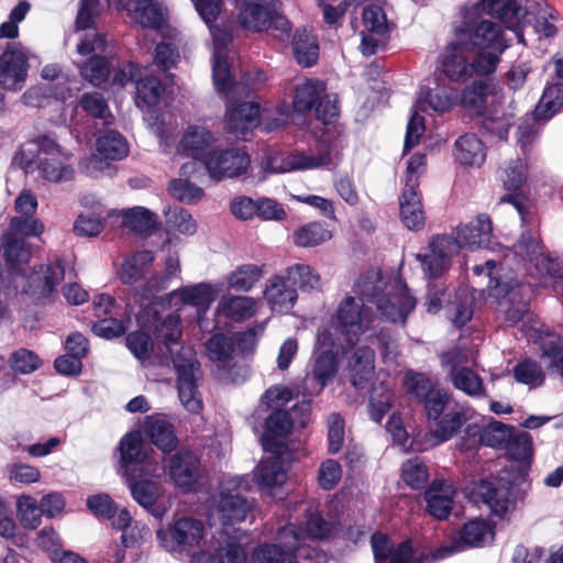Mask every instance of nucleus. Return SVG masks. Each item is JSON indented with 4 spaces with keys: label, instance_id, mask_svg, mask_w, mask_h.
Listing matches in <instances>:
<instances>
[{
    "label": "nucleus",
    "instance_id": "obj_1",
    "mask_svg": "<svg viewBox=\"0 0 563 563\" xmlns=\"http://www.w3.org/2000/svg\"><path fill=\"white\" fill-rule=\"evenodd\" d=\"M356 297L346 296L338 306L334 316L318 329H328L332 338L353 346L361 334L375 328V317L365 302L376 306L382 320L406 323L416 307V299L400 280L385 282L378 271H369L354 285Z\"/></svg>",
    "mask_w": 563,
    "mask_h": 563
},
{
    "label": "nucleus",
    "instance_id": "obj_2",
    "mask_svg": "<svg viewBox=\"0 0 563 563\" xmlns=\"http://www.w3.org/2000/svg\"><path fill=\"white\" fill-rule=\"evenodd\" d=\"M147 313L153 317L156 340L166 345L172 356L181 405L187 411L199 413L202 410V399L197 384L202 375L200 364L190 347H181L178 353H174V346L178 345L181 336L179 314L170 312L166 317H161L153 307L147 309Z\"/></svg>",
    "mask_w": 563,
    "mask_h": 563
},
{
    "label": "nucleus",
    "instance_id": "obj_3",
    "mask_svg": "<svg viewBox=\"0 0 563 563\" xmlns=\"http://www.w3.org/2000/svg\"><path fill=\"white\" fill-rule=\"evenodd\" d=\"M249 482L244 476L223 477L211 497L210 514L223 526L243 522L253 509V500L245 496Z\"/></svg>",
    "mask_w": 563,
    "mask_h": 563
},
{
    "label": "nucleus",
    "instance_id": "obj_4",
    "mask_svg": "<svg viewBox=\"0 0 563 563\" xmlns=\"http://www.w3.org/2000/svg\"><path fill=\"white\" fill-rule=\"evenodd\" d=\"M441 69L452 81L464 82L473 76H488L495 71V57L477 56L468 44L451 42L441 54Z\"/></svg>",
    "mask_w": 563,
    "mask_h": 563
},
{
    "label": "nucleus",
    "instance_id": "obj_5",
    "mask_svg": "<svg viewBox=\"0 0 563 563\" xmlns=\"http://www.w3.org/2000/svg\"><path fill=\"white\" fill-rule=\"evenodd\" d=\"M435 87L422 86L419 91V97L413 106V113L411 114L406 131L405 151H410L415 147L424 133V118L419 114V111H424L426 106H429L437 112H446L456 102V91L452 88L445 87L434 80Z\"/></svg>",
    "mask_w": 563,
    "mask_h": 563
},
{
    "label": "nucleus",
    "instance_id": "obj_6",
    "mask_svg": "<svg viewBox=\"0 0 563 563\" xmlns=\"http://www.w3.org/2000/svg\"><path fill=\"white\" fill-rule=\"evenodd\" d=\"M166 474V465L156 462L153 467L145 465L140 472L124 476L133 499L147 512L157 519L165 515V507L158 504L162 496V486L155 481Z\"/></svg>",
    "mask_w": 563,
    "mask_h": 563
},
{
    "label": "nucleus",
    "instance_id": "obj_7",
    "mask_svg": "<svg viewBox=\"0 0 563 563\" xmlns=\"http://www.w3.org/2000/svg\"><path fill=\"white\" fill-rule=\"evenodd\" d=\"M333 165V155L329 145L321 143L316 150L296 152L287 156H269L262 165L265 179L271 174H284L292 170L317 169Z\"/></svg>",
    "mask_w": 563,
    "mask_h": 563
},
{
    "label": "nucleus",
    "instance_id": "obj_8",
    "mask_svg": "<svg viewBox=\"0 0 563 563\" xmlns=\"http://www.w3.org/2000/svg\"><path fill=\"white\" fill-rule=\"evenodd\" d=\"M206 536L205 523L192 517H183L156 531L159 544L172 553L189 554Z\"/></svg>",
    "mask_w": 563,
    "mask_h": 563
},
{
    "label": "nucleus",
    "instance_id": "obj_9",
    "mask_svg": "<svg viewBox=\"0 0 563 563\" xmlns=\"http://www.w3.org/2000/svg\"><path fill=\"white\" fill-rule=\"evenodd\" d=\"M300 532L295 525H288L277 532L279 544H263L252 554L250 563H301L298 558H308L309 550L299 547ZM311 563V562H302Z\"/></svg>",
    "mask_w": 563,
    "mask_h": 563
},
{
    "label": "nucleus",
    "instance_id": "obj_10",
    "mask_svg": "<svg viewBox=\"0 0 563 563\" xmlns=\"http://www.w3.org/2000/svg\"><path fill=\"white\" fill-rule=\"evenodd\" d=\"M347 346L332 338L328 329H318L314 341V364L312 378L318 382L322 389L336 374L338 355L343 353Z\"/></svg>",
    "mask_w": 563,
    "mask_h": 563
},
{
    "label": "nucleus",
    "instance_id": "obj_11",
    "mask_svg": "<svg viewBox=\"0 0 563 563\" xmlns=\"http://www.w3.org/2000/svg\"><path fill=\"white\" fill-rule=\"evenodd\" d=\"M405 387L410 399L423 404L429 419H440L450 400L444 389L435 388L426 374L413 372L406 374Z\"/></svg>",
    "mask_w": 563,
    "mask_h": 563
},
{
    "label": "nucleus",
    "instance_id": "obj_12",
    "mask_svg": "<svg viewBox=\"0 0 563 563\" xmlns=\"http://www.w3.org/2000/svg\"><path fill=\"white\" fill-rule=\"evenodd\" d=\"M371 544L375 563H430L434 560L444 559L446 555L454 552L451 548H441L432 558L429 555L413 556L409 541H404L394 549L390 540L379 532L372 536Z\"/></svg>",
    "mask_w": 563,
    "mask_h": 563
},
{
    "label": "nucleus",
    "instance_id": "obj_13",
    "mask_svg": "<svg viewBox=\"0 0 563 563\" xmlns=\"http://www.w3.org/2000/svg\"><path fill=\"white\" fill-rule=\"evenodd\" d=\"M251 158L242 148L213 150L203 158V166L213 180L234 178L250 167Z\"/></svg>",
    "mask_w": 563,
    "mask_h": 563
},
{
    "label": "nucleus",
    "instance_id": "obj_14",
    "mask_svg": "<svg viewBox=\"0 0 563 563\" xmlns=\"http://www.w3.org/2000/svg\"><path fill=\"white\" fill-rule=\"evenodd\" d=\"M464 25L472 45L479 48L476 55H494L496 69L499 56L507 47L500 26L489 20L465 21Z\"/></svg>",
    "mask_w": 563,
    "mask_h": 563
},
{
    "label": "nucleus",
    "instance_id": "obj_15",
    "mask_svg": "<svg viewBox=\"0 0 563 563\" xmlns=\"http://www.w3.org/2000/svg\"><path fill=\"white\" fill-rule=\"evenodd\" d=\"M429 254H417L423 274L429 279H435L443 275L449 267V260L456 254L462 246L459 236L438 235L429 243Z\"/></svg>",
    "mask_w": 563,
    "mask_h": 563
},
{
    "label": "nucleus",
    "instance_id": "obj_16",
    "mask_svg": "<svg viewBox=\"0 0 563 563\" xmlns=\"http://www.w3.org/2000/svg\"><path fill=\"white\" fill-rule=\"evenodd\" d=\"M129 81L136 84V106L153 107L158 103L165 89L161 80L152 75L140 76L137 65L129 63L114 76V82L124 86Z\"/></svg>",
    "mask_w": 563,
    "mask_h": 563
},
{
    "label": "nucleus",
    "instance_id": "obj_17",
    "mask_svg": "<svg viewBox=\"0 0 563 563\" xmlns=\"http://www.w3.org/2000/svg\"><path fill=\"white\" fill-rule=\"evenodd\" d=\"M208 27L213 40V84L218 91L229 92L238 86L230 73L229 65L225 59L227 45L232 40V34L230 31L220 29L213 23L208 25Z\"/></svg>",
    "mask_w": 563,
    "mask_h": 563
},
{
    "label": "nucleus",
    "instance_id": "obj_18",
    "mask_svg": "<svg viewBox=\"0 0 563 563\" xmlns=\"http://www.w3.org/2000/svg\"><path fill=\"white\" fill-rule=\"evenodd\" d=\"M29 70L26 54L15 44H8L0 56V87L18 91L25 86Z\"/></svg>",
    "mask_w": 563,
    "mask_h": 563
},
{
    "label": "nucleus",
    "instance_id": "obj_19",
    "mask_svg": "<svg viewBox=\"0 0 563 563\" xmlns=\"http://www.w3.org/2000/svg\"><path fill=\"white\" fill-rule=\"evenodd\" d=\"M295 418L289 411L275 409L265 421L262 435L263 449L272 454H290L285 439L292 430Z\"/></svg>",
    "mask_w": 563,
    "mask_h": 563
},
{
    "label": "nucleus",
    "instance_id": "obj_20",
    "mask_svg": "<svg viewBox=\"0 0 563 563\" xmlns=\"http://www.w3.org/2000/svg\"><path fill=\"white\" fill-rule=\"evenodd\" d=\"M473 11L498 19L505 27L515 32L519 43L526 44L523 32L519 30L525 10L515 0H481L473 7Z\"/></svg>",
    "mask_w": 563,
    "mask_h": 563
},
{
    "label": "nucleus",
    "instance_id": "obj_21",
    "mask_svg": "<svg viewBox=\"0 0 563 563\" xmlns=\"http://www.w3.org/2000/svg\"><path fill=\"white\" fill-rule=\"evenodd\" d=\"M64 277L65 266L60 260H56L33 271L26 278L24 291L36 300L47 298Z\"/></svg>",
    "mask_w": 563,
    "mask_h": 563
},
{
    "label": "nucleus",
    "instance_id": "obj_22",
    "mask_svg": "<svg viewBox=\"0 0 563 563\" xmlns=\"http://www.w3.org/2000/svg\"><path fill=\"white\" fill-rule=\"evenodd\" d=\"M119 451L123 477L140 472V468L145 465H150L151 468L156 462H164V456L146 459L143 451V441L139 432L126 433L119 443Z\"/></svg>",
    "mask_w": 563,
    "mask_h": 563
},
{
    "label": "nucleus",
    "instance_id": "obj_23",
    "mask_svg": "<svg viewBox=\"0 0 563 563\" xmlns=\"http://www.w3.org/2000/svg\"><path fill=\"white\" fill-rule=\"evenodd\" d=\"M119 10H125L143 27L161 29L166 21L163 7L155 0H107Z\"/></svg>",
    "mask_w": 563,
    "mask_h": 563
},
{
    "label": "nucleus",
    "instance_id": "obj_24",
    "mask_svg": "<svg viewBox=\"0 0 563 563\" xmlns=\"http://www.w3.org/2000/svg\"><path fill=\"white\" fill-rule=\"evenodd\" d=\"M456 352L445 353L443 363L449 366L448 376L453 386L470 397H485L483 379L471 368L461 366Z\"/></svg>",
    "mask_w": 563,
    "mask_h": 563
},
{
    "label": "nucleus",
    "instance_id": "obj_25",
    "mask_svg": "<svg viewBox=\"0 0 563 563\" xmlns=\"http://www.w3.org/2000/svg\"><path fill=\"white\" fill-rule=\"evenodd\" d=\"M168 471L176 486L190 490L199 479L200 462L194 453L179 451L170 457Z\"/></svg>",
    "mask_w": 563,
    "mask_h": 563
},
{
    "label": "nucleus",
    "instance_id": "obj_26",
    "mask_svg": "<svg viewBox=\"0 0 563 563\" xmlns=\"http://www.w3.org/2000/svg\"><path fill=\"white\" fill-rule=\"evenodd\" d=\"M474 500L487 505L492 512L504 517L510 506V489L500 482L481 481L472 490Z\"/></svg>",
    "mask_w": 563,
    "mask_h": 563
},
{
    "label": "nucleus",
    "instance_id": "obj_27",
    "mask_svg": "<svg viewBox=\"0 0 563 563\" xmlns=\"http://www.w3.org/2000/svg\"><path fill=\"white\" fill-rule=\"evenodd\" d=\"M269 454L260 461L254 471V478L262 489L272 492L275 487H280L286 483L285 460L289 454Z\"/></svg>",
    "mask_w": 563,
    "mask_h": 563
},
{
    "label": "nucleus",
    "instance_id": "obj_28",
    "mask_svg": "<svg viewBox=\"0 0 563 563\" xmlns=\"http://www.w3.org/2000/svg\"><path fill=\"white\" fill-rule=\"evenodd\" d=\"M456 234L462 246L468 250L488 247L493 235L492 220L487 214L481 213L470 223L457 227Z\"/></svg>",
    "mask_w": 563,
    "mask_h": 563
},
{
    "label": "nucleus",
    "instance_id": "obj_29",
    "mask_svg": "<svg viewBox=\"0 0 563 563\" xmlns=\"http://www.w3.org/2000/svg\"><path fill=\"white\" fill-rule=\"evenodd\" d=\"M442 413L444 415L439 420L437 428L430 433V445H437L450 440L467 420L464 407L454 401L451 396Z\"/></svg>",
    "mask_w": 563,
    "mask_h": 563
},
{
    "label": "nucleus",
    "instance_id": "obj_30",
    "mask_svg": "<svg viewBox=\"0 0 563 563\" xmlns=\"http://www.w3.org/2000/svg\"><path fill=\"white\" fill-rule=\"evenodd\" d=\"M274 8V0H243L239 7V21L244 29L261 32L268 25Z\"/></svg>",
    "mask_w": 563,
    "mask_h": 563
},
{
    "label": "nucleus",
    "instance_id": "obj_31",
    "mask_svg": "<svg viewBox=\"0 0 563 563\" xmlns=\"http://www.w3.org/2000/svg\"><path fill=\"white\" fill-rule=\"evenodd\" d=\"M503 292L508 297V307L505 309L506 321L511 325L516 324L529 310L532 295L531 286L507 283L497 290V295H501Z\"/></svg>",
    "mask_w": 563,
    "mask_h": 563
},
{
    "label": "nucleus",
    "instance_id": "obj_32",
    "mask_svg": "<svg viewBox=\"0 0 563 563\" xmlns=\"http://www.w3.org/2000/svg\"><path fill=\"white\" fill-rule=\"evenodd\" d=\"M264 298L273 311L286 313L297 300V289L289 285L287 277L274 276L266 285Z\"/></svg>",
    "mask_w": 563,
    "mask_h": 563
},
{
    "label": "nucleus",
    "instance_id": "obj_33",
    "mask_svg": "<svg viewBox=\"0 0 563 563\" xmlns=\"http://www.w3.org/2000/svg\"><path fill=\"white\" fill-rule=\"evenodd\" d=\"M454 493L451 484L434 479L424 494L429 514L437 519H445L452 510Z\"/></svg>",
    "mask_w": 563,
    "mask_h": 563
},
{
    "label": "nucleus",
    "instance_id": "obj_34",
    "mask_svg": "<svg viewBox=\"0 0 563 563\" xmlns=\"http://www.w3.org/2000/svg\"><path fill=\"white\" fill-rule=\"evenodd\" d=\"M260 106L255 102H241L236 107L228 106L227 128L236 137L246 133L258 123Z\"/></svg>",
    "mask_w": 563,
    "mask_h": 563
},
{
    "label": "nucleus",
    "instance_id": "obj_35",
    "mask_svg": "<svg viewBox=\"0 0 563 563\" xmlns=\"http://www.w3.org/2000/svg\"><path fill=\"white\" fill-rule=\"evenodd\" d=\"M518 263L527 272L528 266H534L544 254V246L537 230L528 229L521 232L517 243L509 250Z\"/></svg>",
    "mask_w": 563,
    "mask_h": 563
},
{
    "label": "nucleus",
    "instance_id": "obj_36",
    "mask_svg": "<svg viewBox=\"0 0 563 563\" xmlns=\"http://www.w3.org/2000/svg\"><path fill=\"white\" fill-rule=\"evenodd\" d=\"M144 433L164 453L174 451L178 444L173 424L162 416L146 417Z\"/></svg>",
    "mask_w": 563,
    "mask_h": 563
},
{
    "label": "nucleus",
    "instance_id": "obj_37",
    "mask_svg": "<svg viewBox=\"0 0 563 563\" xmlns=\"http://www.w3.org/2000/svg\"><path fill=\"white\" fill-rule=\"evenodd\" d=\"M374 351L368 346H360L351 355L349 372L351 384L362 389L374 374Z\"/></svg>",
    "mask_w": 563,
    "mask_h": 563
},
{
    "label": "nucleus",
    "instance_id": "obj_38",
    "mask_svg": "<svg viewBox=\"0 0 563 563\" xmlns=\"http://www.w3.org/2000/svg\"><path fill=\"white\" fill-rule=\"evenodd\" d=\"M214 137L210 131L201 126H190L183 135L180 146L187 155L200 161L203 164V158L207 153L212 151Z\"/></svg>",
    "mask_w": 563,
    "mask_h": 563
},
{
    "label": "nucleus",
    "instance_id": "obj_39",
    "mask_svg": "<svg viewBox=\"0 0 563 563\" xmlns=\"http://www.w3.org/2000/svg\"><path fill=\"white\" fill-rule=\"evenodd\" d=\"M400 216L409 230L418 231L424 225V211L420 197L413 187H405L400 197Z\"/></svg>",
    "mask_w": 563,
    "mask_h": 563
},
{
    "label": "nucleus",
    "instance_id": "obj_40",
    "mask_svg": "<svg viewBox=\"0 0 563 563\" xmlns=\"http://www.w3.org/2000/svg\"><path fill=\"white\" fill-rule=\"evenodd\" d=\"M257 309V301L247 296H223L218 303L217 312L234 321H242L253 317Z\"/></svg>",
    "mask_w": 563,
    "mask_h": 563
},
{
    "label": "nucleus",
    "instance_id": "obj_41",
    "mask_svg": "<svg viewBox=\"0 0 563 563\" xmlns=\"http://www.w3.org/2000/svg\"><path fill=\"white\" fill-rule=\"evenodd\" d=\"M219 554L209 552L194 554L191 563H246L245 549L234 539H228L219 543Z\"/></svg>",
    "mask_w": 563,
    "mask_h": 563
},
{
    "label": "nucleus",
    "instance_id": "obj_42",
    "mask_svg": "<svg viewBox=\"0 0 563 563\" xmlns=\"http://www.w3.org/2000/svg\"><path fill=\"white\" fill-rule=\"evenodd\" d=\"M456 161L465 166H481L486 158L483 142L475 134H464L455 142Z\"/></svg>",
    "mask_w": 563,
    "mask_h": 563
},
{
    "label": "nucleus",
    "instance_id": "obj_43",
    "mask_svg": "<svg viewBox=\"0 0 563 563\" xmlns=\"http://www.w3.org/2000/svg\"><path fill=\"white\" fill-rule=\"evenodd\" d=\"M0 251L12 267L27 263L32 256V249L26 240L8 231L0 238Z\"/></svg>",
    "mask_w": 563,
    "mask_h": 563
},
{
    "label": "nucleus",
    "instance_id": "obj_44",
    "mask_svg": "<svg viewBox=\"0 0 563 563\" xmlns=\"http://www.w3.org/2000/svg\"><path fill=\"white\" fill-rule=\"evenodd\" d=\"M527 274L540 279V283L547 285L548 278H555L553 288L556 294L562 296V289L559 287L563 283V258L551 257L544 252L534 266H528Z\"/></svg>",
    "mask_w": 563,
    "mask_h": 563
},
{
    "label": "nucleus",
    "instance_id": "obj_45",
    "mask_svg": "<svg viewBox=\"0 0 563 563\" xmlns=\"http://www.w3.org/2000/svg\"><path fill=\"white\" fill-rule=\"evenodd\" d=\"M154 254L151 251H141L126 258L120 269V279L123 284L132 285L145 278L152 266Z\"/></svg>",
    "mask_w": 563,
    "mask_h": 563
},
{
    "label": "nucleus",
    "instance_id": "obj_46",
    "mask_svg": "<svg viewBox=\"0 0 563 563\" xmlns=\"http://www.w3.org/2000/svg\"><path fill=\"white\" fill-rule=\"evenodd\" d=\"M292 52L297 63L303 67L312 66L319 57V45L311 31H297L292 38Z\"/></svg>",
    "mask_w": 563,
    "mask_h": 563
},
{
    "label": "nucleus",
    "instance_id": "obj_47",
    "mask_svg": "<svg viewBox=\"0 0 563 563\" xmlns=\"http://www.w3.org/2000/svg\"><path fill=\"white\" fill-rule=\"evenodd\" d=\"M331 239V230L319 221L306 223L295 230L292 234V241L299 247H314Z\"/></svg>",
    "mask_w": 563,
    "mask_h": 563
},
{
    "label": "nucleus",
    "instance_id": "obj_48",
    "mask_svg": "<svg viewBox=\"0 0 563 563\" xmlns=\"http://www.w3.org/2000/svg\"><path fill=\"white\" fill-rule=\"evenodd\" d=\"M523 16L521 18L520 31L523 32V35L529 31H532L536 34L542 35L544 37H552L556 34L555 25L550 22V19H554L552 9L548 5L540 8L538 15H532L527 11H523Z\"/></svg>",
    "mask_w": 563,
    "mask_h": 563
},
{
    "label": "nucleus",
    "instance_id": "obj_49",
    "mask_svg": "<svg viewBox=\"0 0 563 563\" xmlns=\"http://www.w3.org/2000/svg\"><path fill=\"white\" fill-rule=\"evenodd\" d=\"M494 532L490 526L483 519L471 520L463 526L459 533L460 543L456 550H464L465 548L481 547L486 539L493 538Z\"/></svg>",
    "mask_w": 563,
    "mask_h": 563
},
{
    "label": "nucleus",
    "instance_id": "obj_50",
    "mask_svg": "<svg viewBox=\"0 0 563 563\" xmlns=\"http://www.w3.org/2000/svg\"><path fill=\"white\" fill-rule=\"evenodd\" d=\"M287 280L301 291L312 292L321 289L320 275L307 264H294L286 271Z\"/></svg>",
    "mask_w": 563,
    "mask_h": 563
},
{
    "label": "nucleus",
    "instance_id": "obj_51",
    "mask_svg": "<svg viewBox=\"0 0 563 563\" xmlns=\"http://www.w3.org/2000/svg\"><path fill=\"white\" fill-rule=\"evenodd\" d=\"M324 89V85L319 80L307 79L298 85L292 101L295 110L300 113L310 112Z\"/></svg>",
    "mask_w": 563,
    "mask_h": 563
},
{
    "label": "nucleus",
    "instance_id": "obj_52",
    "mask_svg": "<svg viewBox=\"0 0 563 563\" xmlns=\"http://www.w3.org/2000/svg\"><path fill=\"white\" fill-rule=\"evenodd\" d=\"M97 151L106 159L118 161L128 155L129 145L121 133L114 130H108L98 137Z\"/></svg>",
    "mask_w": 563,
    "mask_h": 563
},
{
    "label": "nucleus",
    "instance_id": "obj_53",
    "mask_svg": "<svg viewBox=\"0 0 563 563\" xmlns=\"http://www.w3.org/2000/svg\"><path fill=\"white\" fill-rule=\"evenodd\" d=\"M66 161L67 157L64 154L54 157H41L37 162V168L42 176L49 181H68L73 178L74 169Z\"/></svg>",
    "mask_w": 563,
    "mask_h": 563
},
{
    "label": "nucleus",
    "instance_id": "obj_54",
    "mask_svg": "<svg viewBox=\"0 0 563 563\" xmlns=\"http://www.w3.org/2000/svg\"><path fill=\"white\" fill-rule=\"evenodd\" d=\"M473 307L474 296L466 288L459 289L448 308L452 323L457 328L464 327L473 317Z\"/></svg>",
    "mask_w": 563,
    "mask_h": 563
},
{
    "label": "nucleus",
    "instance_id": "obj_55",
    "mask_svg": "<svg viewBox=\"0 0 563 563\" xmlns=\"http://www.w3.org/2000/svg\"><path fill=\"white\" fill-rule=\"evenodd\" d=\"M563 106V84L549 85L534 109V115L548 120L552 118Z\"/></svg>",
    "mask_w": 563,
    "mask_h": 563
},
{
    "label": "nucleus",
    "instance_id": "obj_56",
    "mask_svg": "<svg viewBox=\"0 0 563 563\" xmlns=\"http://www.w3.org/2000/svg\"><path fill=\"white\" fill-rule=\"evenodd\" d=\"M177 295L183 303L197 307L199 310H207L214 300V290L208 284L185 287L179 292H172L169 296L175 297Z\"/></svg>",
    "mask_w": 563,
    "mask_h": 563
},
{
    "label": "nucleus",
    "instance_id": "obj_57",
    "mask_svg": "<svg viewBox=\"0 0 563 563\" xmlns=\"http://www.w3.org/2000/svg\"><path fill=\"white\" fill-rule=\"evenodd\" d=\"M429 476L428 466L419 456L408 459L401 465V478L412 489L424 488Z\"/></svg>",
    "mask_w": 563,
    "mask_h": 563
},
{
    "label": "nucleus",
    "instance_id": "obj_58",
    "mask_svg": "<svg viewBox=\"0 0 563 563\" xmlns=\"http://www.w3.org/2000/svg\"><path fill=\"white\" fill-rule=\"evenodd\" d=\"M263 271L255 264H244L228 277V285L236 291H249L262 278Z\"/></svg>",
    "mask_w": 563,
    "mask_h": 563
},
{
    "label": "nucleus",
    "instance_id": "obj_59",
    "mask_svg": "<svg viewBox=\"0 0 563 563\" xmlns=\"http://www.w3.org/2000/svg\"><path fill=\"white\" fill-rule=\"evenodd\" d=\"M492 87L493 85L487 80H476L471 86L466 87L462 93L464 107L474 111L476 114L483 113Z\"/></svg>",
    "mask_w": 563,
    "mask_h": 563
},
{
    "label": "nucleus",
    "instance_id": "obj_60",
    "mask_svg": "<svg viewBox=\"0 0 563 563\" xmlns=\"http://www.w3.org/2000/svg\"><path fill=\"white\" fill-rule=\"evenodd\" d=\"M206 350L210 361L224 366L234 353V341L225 334L217 333L207 341Z\"/></svg>",
    "mask_w": 563,
    "mask_h": 563
},
{
    "label": "nucleus",
    "instance_id": "obj_61",
    "mask_svg": "<svg viewBox=\"0 0 563 563\" xmlns=\"http://www.w3.org/2000/svg\"><path fill=\"white\" fill-rule=\"evenodd\" d=\"M80 75L91 85L100 86L107 81L110 75V63L102 55H92L80 67Z\"/></svg>",
    "mask_w": 563,
    "mask_h": 563
},
{
    "label": "nucleus",
    "instance_id": "obj_62",
    "mask_svg": "<svg viewBox=\"0 0 563 563\" xmlns=\"http://www.w3.org/2000/svg\"><path fill=\"white\" fill-rule=\"evenodd\" d=\"M122 224L136 233H148L155 227V219L146 208L134 207L123 212Z\"/></svg>",
    "mask_w": 563,
    "mask_h": 563
},
{
    "label": "nucleus",
    "instance_id": "obj_63",
    "mask_svg": "<svg viewBox=\"0 0 563 563\" xmlns=\"http://www.w3.org/2000/svg\"><path fill=\"white\" fill-rule=\"evenodd\" d=\"M165 223L169 230L181 234L192 235L197 230L196 221L191 214L181 207H168L164 210Z\"/></svg>",
    "mask_w": 563,
    "mask_h": 563
},
{
    "label": "nucleus",
    "instance_id": "obj_64",
    "mask_svg": "<svg viewBox=\"0 0 563 563\" xmlns=\"http://www.w3.org/2000/svg\"><path fill=\"white\" fill-rule=\"evenodd\" d=\"M512 430L514 427L493 420L482 428L479 440L486 446L504 449Z\"/></svg>",
    "mask_w": 563,
    "mask_h": 563
}]
</instances>
